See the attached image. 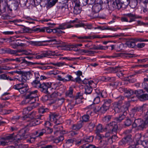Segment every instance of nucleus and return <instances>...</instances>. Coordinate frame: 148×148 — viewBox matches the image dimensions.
Listing matches in <instances>:
<instances>
[{
  "mask_svg": "<svg viewBox=\"0 0 148 148\" xmlns=\"http://www.w3.org/2000/svg\"><path fill=\"white\" fill-rule=\"evenodd\" d=\"M51 82L44 83L41 84V86L39 88L42 89V91L46 92L48 88L51 86Z\"/></svg>",
  "mask_w": 148,
  "mask_h": 148,
  "instance_id": "obj_18",
  "label": "nucleus"
},
{
  "mask_svg": "<svg viewBox=\"0 0 148 148\" xmlns=\"http://www.w3.org/2000/svg\"><path fill=\"white\" fill-rule=\"evenodd\" d=\"M132 123V121L130 119L127 118L124 124L125 126H129L131 125Z\"/></svg>",
  "mask_w": 148,
  "mask_h": 148,
  "instance_id": "obj_48",
  "label": "nucleus"
},
{
  "mask_svg": "<svg viewBox=\"0 0 148 148\" xmlns=\"http://www.w3.org/2000/svg\"><path fill=\"white\" fill-rule=\"evenodd\" d=\"M125 15L130 18L129 21V23H131L135 21L136 19L139 18V17L137 16L135 14H133L131 13L125 14Z\"/></svg>",
  "mask_w": 148,
  "mask_h": 148,
  "instance_id": "obj_24",
  "label": "nucleus"
},
{
  "mask_svg": "<svg viewBox=\"0 0 148 148\" xmlns=\"http://www.w3.org/2000/svg\"><path fill=\"white\" fill-rule=\"evenodd\" d=\"M101 8V4L98 3L95 4L92 6V12L94 13H97L99 12Z\"/></svg>",
  "mask_w": 148,
  "mask_h": 148,
  "instance_id": "obj_22",
  "label": "nucleus"
},
{
  "mask_svg": "<svg viewBox=\"0 0 148 148\" xmlns=\"http://www.w3.org/2000/svg\"><path fill=\"white\" fill-rule=\"evenodd\" d=\"M29 113L28 111L26 108H24L23 110V114L24 115L23 116H14L12 118V123H14L15 122L18 120L20 118L22 120H25L26 119H27L28 116L27 114Z\"/></svg>",
  "mask_w": 148,
  "mask_h": 148,
  "instance_id": "obj_9",
  "label": "nucleus"
},
{
  "mask_svg": "<svg viewBox=\"0 0 148 148\" xmlns=\"http://www.w3.org/2000/svg\"><path fill=\"white\" fill-rule=\"evenodd\" d=\"M142 145L144 148H148V140H145L142 142Z\"/></svg>",
  "mask_w": 148,
  "mask_h": 148,
  "instance_id": "obj_57",
  "label": "nucleus"
},
{
  "mask_svg": "<svg viewBox=\"0 0 148 148\" xmlns=\"http://www.w3.org/2000/svg\"><path fill=\"white\" fill-rule=\"evenodd\" d=\"M12 61H16L18 62H20L22 61V63H27L28 62L25 60L24 58L21 57L20 58H16L15 59L11 58Z\"/></svg>",
  "mask_w": 148,
  "mask_h": 148,
  "instance_id": "obj_33",
  "label": "nucleus"
},
{
  "mask_svg": "<svg viewBox=\"0 0 148 148\" xmlns=\"http://www.w3.org/2000/svg\"><path fill=\"white\" fill-rule=\"evenodd\" d=\"M111 118V116L110 115H108L105 116L103 119V121L104 122H107L109 121Z\"/></svg>",
  "mask_w": 148,
  "mask_h": 148,
  "instance_id": "obj_54",
  "label": "nucleus"
},
{
  "mask_svg": "<svg viewBox=\"0 0 148 148\" xmlns=\"http://www.w3.org/2000/svg\"><path fill=\"white\" fill-rule=\"evenodd\" d=\"M51 64L54 66H61L65 64V63L64 62H57L56 63L51 62Z\"/></svg>",
  "mask_w": 148,
  "mask_h": 148,
  "instance_id": "obj_49",
  "label": "nucleus"
},
{
  "mask_svg": "<svg viewBox=\"0 0 148 148\" xmlns=\"http://www.w3.org/2000/svg\"><path fill=\"white\" fill-rule=\"evenodd\" d=\"M92 86H90L87 85L86 86H85V93L87 95V94H90L92 91Z\"/></svg>",
  "mask_w": 148,
  "mask_h": 148,
  "instance_id": "obj_36",
  "label": "nucleus"
},
{
  "mask_svg": "<svg viewBox=\"0 0 148 148\" xmlns=\"http://www.w3.org/2000/svg\"><path fill=\"white\" fill-rule=\"evenodd\" d=\"M108 127L110 130H111L112 132H116L118 128L116 123L115 122H112L110 123L108 125Z\"/></svg>",
  "mask_w": 148,
  "mask_h": 148,
  "instance_id": "obj_23",
  "label": "nucleus"
},
{
  "mask_svg": "<svg viewBox=\"0 0 148 148\" xmlns=\"http://www.w3.org/2000/svg\"><path fill=\"white\" fill-rule=\"evenodd\" d=\"M64 101V99L63 98H61L60 99H58V100H56V101L55 102H57L58 104V106H59L61 105Z\"/></svg>",
  "mask_w": 148,
  "mask_h": 148,
  "instance_id": "obj_50",
  "label": "nucleus"
},
{
  "mask_svg": "<svg viewBox=\"0 0 148 148\" xmlns=\"http://www.w3.org/2000/svg\"><path fill=\"white\" fill-rule=\"evenodd\" d=\"M29 89L27 85L25 84V86L19 90V92L21 94H24L27 92Z\"/></svg>",
  "mask_w": 148,
  "mask_h": 148,
  "instance_id": "obj_35",
  "label": "nucleus"
},
{
  "mask_svg": "<svg viewBox=\"0 0 148 148\" xmlns=\"http://www.w3.org/2000/svg\"><path fill=\"white\" fill-rule=\"evenodd\" d=\"M46 132V130L45 129L39 130L36 132L35 135L37 137H40L42 136Z\"/></svg>",
  "mask_w": 148,
  "mask_h": 148,
  "instance_id": "obj_32",
  "label": "nucleus"
},
{
  "mask_svg": "<svg viewBox=\"0 0 148 148\" xmlns=\"http://www.w3.org/2000/svg\"><path fill=\"white\" fill-rule=\"evenodd\" d=\"M23 55H35V54L32 53L30 50H26L23 49Z\"/></svg>",
  "mask_w": 148,
  "mask_h": 148,
  "instance_id": "obj_56",
  "label": "nucleus"
},
{
  "mask_svg": "<svg viewBox=\"0 0 148 148\" xmlns=\"http://www.w3.org/2000/svg\"><path fill=\"white\" fill-rule=\"evenodd\" d=\"M110 136V134L109 132H108L106 133L105 135V136H104L103 135L99 134L97 135L98 137L99 138V139H104L105 137V138H108L109 136Z\"/></svg>",
  "mask_w": 148,
  "mask_h": 148,
  "instance_id": "obj_44",
  "label": "nucleus"
},
{
  "mask_svg": "<svg viewBox=\"0 0 148 148\" xmlns=\"http://www.w3.org/2000/svg\"><path fill=\"white\" fill-rule=\"evenodd\" d=\"M62 49L66 50L77 51L78 48H76L75 45H67L64 44L60 46Z\"/></svg>",
  "mask_w": 148,
  "mask_h": 148,
  "instance_id": "obj_15",
  "label": "nucleus"
},
{
  "mask_svg": "<svg viewBox=\"0 0 148 148\" xmlns=\"http://www.w3.org/2000/svg\"><path fill=\"white\" fill-rule=\"evenodd\" d=\"M134 40L135 42H147L148 41V40H144L142 38H138L137 39H134Z\"/></svg>",
  "mask_w": 148,
  "mask_h": 148,
  "instance_id": "obj_61",
  "label": "nucleus"
},
{
  "mask_svg": "<svg viewBox=\"0 0 148 148\" xmlns=\"http://www.w3.org/2000/svg\"><path fill=\"white\" fill-rule=\"evenodd\" d=\"M6 52L11 54H15L16 56H21L23 55V49L20 50H12L10 49H6Z\"/></svg>",
  "mask_w": 148,
  "mask_h": 148,
  "instance_id": "obj_14",
  "label": "nucleus"
},
{
  "mask_svg": "<svg viewBox=\"0 0 148 148\" xmlns=\"http://www.w3.org/2000/svg\"><path fill=\"white\" fill-rule=\"evenodd\" d=\"M27 0H19L20 4L23 6H25L27 3Z\"/></svg>",
  "mask_w": 148,
  "mask_h": 148,
  "instance_id": "obj_63",
  "label": "nucleus"
},
{
  "mask_svg": "<svg viewBox=\"0 0 148 148\" xmlns=\"http://www.w3.org/2000/svg\"><path fill=\"white\" fill-rule=\"evenodd\" d=\"M83 53H87V55L93 54L95 53V51L90 50H85L83 49Z\"/></svg>",
  "mask_w": 148,
  "mask_h": 148,
  "instance_id": "obj_53",
  "label": "nucleus"
},
{
  "mask_svg": "<svg viewBox=\"0 0 148 148\" xmlns=\"http://www.w3.org/2000/svg\"><path fill=\"white\" fill-rule=\"evenodd\" d=\"M72 27V26L68 23H64L60 25L58 27L53 29V33L57 34L64 33L65 32L62 31L61 30H63Z\"/></svg>",
  "mask_w": 148,
  "mask_h": 148,
  "instance_id": "obj_5",
  "label": "nucleus"
},
{
  "mask_svg": "<svg viewBox=\"0 0 148 148\" xmlns=\"http://www.w3.org/2000/svg\"><path fill=\"white\" fill-rule=\"evenodd\" d=\"M73 12L75 14H77L80 13L81 12V8L79 4H76L74 8Z\"/></svg>",
  "mask_w": 148,
  "mask_h": 148,
  "instance_id": "obj_26",
  "label": "nucleus"
},
{
  "mask_svg": "<svg viewBox=\"0 0 148 148\" xmlns=\"http://www.w3.org/2000/svg\"><path fill=\"white\" fill-rule=\"evenodd\" d=\"M23 83L18 84H16L13 86L14 88L17 90L19 91L21 88H22L25 84Z\"/></svg>",
  "mask_w": 148,
  "mask_h": 148,
  "instance_id": "obj_34",
  "label": "nucleus"
},
{
  "mask_svg": "<svg viewBox=\"0 0 148 148\" xmlns=\"http://www.w3.org/2000/svg\"><path fill=\"white\" fill-rule=\"evenodd\" d=\"M27 121H29V123L27 125L28 127H32L35 126L36 125H38L40 123V121L36 119H32L29 120V118H28Z\"/></svg>",
  "mask_w": 148,
  "mask_h": 148,
  "instance_id": "obj_20",
  "label": "nucleus"
},
{
  "mask_svg": "<svg viewBox=\"0 0 148 148\" xmlns=\"http://www.w3.org/2000/svg\"><path fill=\"white\" fill-rule=\"evenodd\" d=\"M109 107L108 106L106 105L103 104V106L100 108V111L102 113H104L106 112L109 109Z\"/></svg>",
  "mask_w": 148,
  "mask_h": 148,
  "instance_id": "obj_41",
  "label": "nucleus"
},
{
  "mask_svg": "<svg viewBox=\"0 0 148 148\" xmlns=\"http://www.w3.org/2000/svg\"><path fill=\"white\" fill-rule=\"evenodd\" d=\"M100 108L98 106H95L94 104H92L87 106L85 108V110H88L86 111L87 114H90L92 111L96 112L100 110Z\"/></svg>",
  "mask_w": 148,
  "mask_h": 148,
  "instance_id": "obj_10",
  "label": "nucleus"
},
{
  "mask_svg": "<svg viewBox=\"0 0 148 148\" xmlns=\"http://www.w3.org/2000/svg\"><path fill=\"white\" fill-rule=\"evenodd\" d=\"M38 90H35L30 91L29 93L26 97L25 99L21 102L22 104H26L27 103L32 104L34 103L37 99Z\"/></svg>",
  "mask_w": 148,
  "mask_h": 148,
  "instance_id": "obj_2",
  "label": "nucleus"
},
{
  "mask_svg": "<svg viewBox=\"0 0 148 148\" xmlns=\"http://www.w3.org/2000/svg\"><path fill=\"white\" fill-rule=\"evenodd\" d=\"M129 106V103L127 102L126 105H124L121 107L118 105L117 103L114 104L112 107L113 110L115 113L122 112L123 114L126 115L127 113V111L128 110V107Z\"/></svg>",
  "mask_w": 148,
  "mask_h": 148,
  "instance_id": "obj_3",
  "label": "nucleus"
},
{
  "mask_svg": "<svg viewBox=\"0 0 148 148\" xmlns=\"http://www.w3.org/2000/svg\"><path fill=\"white\" fill-rule=\"evenodd\" d=\"M50 96H49L48 95H47L44 96L42 97V100L44 102H45V101H49V103L50 104H50Z\"/></svg>",
  "mask_w": 148,
  "mask_h": 148,
  "instance_id": "obj_47",
  "label": "nucleus"
},
{
  "mask_svg": "<svg viewBox=\"0 0 148 148\" xmlns=\"http://www.w3.org/2000/svg\"><path fill=\"white\" fill-rule=\"evenodd\" d=\"M125 44L128 47L132 48L136 46L135 42L134 40L127 41L125 43Z\"/></svg>",
  "mask_w": 148,
  "mask_h": 148,
  "instance_id": "obj_29",
  "label": "nucleus"
},
{
  "mask_svg": "<svg viewBox=\"0 0 148 148\" xmlns=\"http://www.w3.org/2000/svg\"><path fill=\"white\" fill-rule=\"evenodd\" d=\"M125 114H121V115H120V116L119 117L116 118V121L118 122H120L125 118Z\"/></svg>",
  "mask_w": 148,
  "mask_h": 148,
  "instance_id": "obj_46",
  "label": "nucleus"
},
{
  "mask_svg": "<svg viewBox=\"0 0 148 148\" xmlns=\"http://www.w3.org/2000/svg\"><path fill=\"white\" fill-rule=\"evenodd\" d=\"M65 82L69 81H71L73 82V78L71 75H68L66 77H65Z\"/></svg>",
  "mask_w": 148,
  "mask_h": 148,
  "instance_id": "obj_45",
  "label": "nucleus"
},
{
  "mask_svg": "<svg viewBox=\"0 0 148 148\" xmlns=\"http://www.w3.org/2000/svg\"><path fill=\"white\" fill-rule=\"evenodd\" d=\"M16 148H28L27 145L21 144L16 146Z\"/></svg>",
  "mask_w": 148,
  "mask_h": 148,
  "instance_id": "obj_64",
  "label": "nucleus"
},
{
  "mask_svg": "<svg viewBox=\"0 0 148 148\" xmlns=\"http://www.w3.org/2000/svg\"><path fill=\"white\" fill-rule=\"evenodd\" d=\"M139 99L142 101L148 100V94H145L140 95L139 97Z\"/></svg>",
  "mask_w": 148,
  "mask_h": 148,
  "instance_id": "obj_40",
  "label": "nucleus"
},
{
  "mask_svg": "<svg viewBox=\"0 0 148 148\" xmlns=\"http://www.w3.org/2000/svg\"><path fill=\"white\" fill-rule=\"evenodd\" d=\"M16 137L18 140L24 139L26 138L25 135V130L24 129L21 130L20 133L17 135Z\"/></svg>",
  "mask_w": 148,
  "mask_h": 148,
  "instance_id": "obj_25",
  "label": "nucleus"
},
{
  "mask_svg": "<svg viewBox=\"0 0 148 148\" xmlns=\"http://www.w3.org/2000/svg\"><path fill=\"white\" fill-rule=\"evenodd\" d=\"M82 95L80 93H78L75 97H73L71 100L70 102L69 103V105L74 107L76 104L80 103L82 102Z\"/></svg>",
  "mask_w": 148,
  "mask_h": 148,
  "instance_id": "obj_7",
  "label": "nucleus"
},
{
  "mask_svg": "<svg viewBox=\"0 0 148 148\" xmlns=\"http://www.w3.org/2000/svg\"><path fill=\"white\" fill-rule=\"evenodd\" d=\"M60 116L59 115L55 113H51L49 115L50 121L51 122L54 123L59 124V123L57 122Z\"/></svg>",
  "mask_w": 148,
  "mask_h": 148,
  "instance_id": "obj_16",
  "label": "nucleus"
},
{
  "mask_svg": "<svg viewBox=\"0 0 148 148\" xmlns=\"http://www.w3.org/2000/svg\"><path fill=\"white\" fill-rule=\"evenodd\" d=\"M134 120V122L132 124V127L133 128H137L138 129L141 130L145 127L148 125L144 119L143 120L140 119Z\"/></svg>",
  "mask_w": 148,
  "mask_h": 148,
  "instance_id": "obj_4",
  "label": "nucleus"
},
{
  "mask_svg": "<svg viewBox=\"0 0 148 148\" xmlns=\"http://www.w3.org/2000/svg\"><path fill=\"white\" fill-rule=\"evenodd\" d=\"M96 93H95L93 95V97H95L97 96V95L99 96H100L104 98L106 97L107 94L106 91L103 90H100L99 89L97 88L95 90Z\"/></svg>",
  "mask_w": 148,
  "mask_h": 148,
  "instance_id": "obj_21",
  "label": "nucleus"
},
{
  "mask_svg": "<svg viewBox=\"0 0 148 148\" xmlns=\"http://www.w3.org/2000/svg\"><path fill=\"white\" fill-rule=\"evenodd\" d=\"M73 89L72 88H70L67 91L65 95L66 97H73Z\"/></svg>",
  "mask_w": 148,
  "mask_h": 148,
  "instance_id": "obj_37",
  "label": "nucleus"
},
{
  "mask_svg": "<svg viewBox=\"0 0 148 148\" xmlns=\"http://www.w3.org/2000/svg\"><path fill=\"white\" fill-rule=\"evenodd\" d=\"M56 90V89L51 88V87L48 88V89H47V90L46 92L49 94L50 95L52 93H53V92H55Z\"/></svg>",
  "mask_w": 148,
  "mask_h": 148,
  "instance_id": "obj_51",
  "label": "nucleus"
},
{
  "mask_svg": "<svg viewBox=\"0 0 148 148\" xmlns=\"http://www.w3.org/2000/svg\"><path fill=\"white\" fill-rule=\"evenodd\" d=\"M107 128L103 127L101 124H99L97 127V130L98 132H102L106 130Z\"/></svg>",
  "mask_w": 148,
  "mask_h": 148,
  "instance_id": "obj_31",
  "label": "nucleus"
},
{
  "mask_svg": "<svg viewBox=\"0 0 148 148\" xmlns=\"http://www.w3.org/2000/svg\"><path fill=\"white\" fill-rule=\"evenodd\" d=\"M13 138L12 136L11 135L7 136L5 138H2L0 141V144L3 146L10 144L11 143L10 140L12 139Z\"/></svg>",
  "mask_w": 148,
  "mask_h": 148,
  "instance_id": "obj_13",
  "label": "nucleus"
},
{
  "mask_svg": "<svg viewBox=\"0 0 148 148\" xmlns=\"http://www.w3.org/2000/svg\"><path fill=\"white\" fill-rule=\"evenodd\" d=\"M18 2L12 3L11 5V8H10V6L8 5L7 2L5 0H0V11L2 13L5 12L7 8H8L10 11L16 10L18 6Z\"/></svg>",
  "mask_w": 148,
  "mask_h": 148,
  "instance_id": "obj_1",
  "label": "nucleus"
},
{
  "mask_svg": "<svg viewBox=\"0 0 148 148\" xmlns=\"http://www.w3.org/2000/svg\"><path fill=\"white\" fill-rule=\"evenodd\" d=\"M132 139L131 138L128 136L123 139L122 140L120 141L119 143V144L120 145H122L124 144L127 143L129 141H131Z\"/></svg>",
  "mask_w": 148,
  "mask_h": 148,
  "instance_id": "obj_28",
  "label": "nucleus"
},
{
  "mask_svg": "<svg viewBox=\"0 0 148 148\" xmlns=\"http://www.w3.org/2000/svg\"><path fill=\"white\" fill-rule=\"evenodd\" d=\"M54 129L55 130L54 133L58 132L60 131V133L63 134L65 133V132L64 131H62L63 129L61 125L58 126L57 125H55L54 127Z\"/></svg>",
  "mask_w": 148,
  "mask_h": 148,
  "instance_id": "obj_27",
  "label": "nucleus"
},
{
  "mask_svg": "<svg viewBox=\"0 0 148 148\" xmlns=\"http://www.w3.org/2000/svg\"><path fill=\"white\" fill-rule=\"evenodd\" d=\"M104 104L106 105V106L109 107L110 103L112 102V100L110 99H106L104 100Z\"/></svg>",
  "mask_w": 148,
  "mask_h": 148,
  "instance_id": "obj_58",
  "label": "nucleus"
},
{
  "mask_svg": "<svg viewBox=\"0 0 148 148\" xmlns=\"http://www.w3.org/2000/svg\"><path fill=\"white\" fill-rule=\"evenodd\" d=\"M125 96L127 97H129L134 94H135L136 96H138L140 92H143L142 90H135L134 91L133 90H128L125 91Z\"/></svg>",
  "mask_w": 148,
  "mask_h": 148,
  "instance_id": "obj_12",
  "label": "nucleus"
},
{
  "mask_svg": "<svg viewBox=\"0 0 148 148\" xmlns=\"http://www.w3.org/2000/svg\"><path fill=\"white\" fill-rule=\"evenodd\" d=\"M79 39H93L96 38H98V37H96L95 36H80L77 37Z\"/></svg>",
  "mask_w": 148,
  "mask_h": 148,
  "instance_id": "obj_42",
  "label": "nucleus"
},
{
  "mask_svg": "<svg viewBox=\"0 0 148 148\" xmlns=\"http://www.w3.org/2000/svg\"><path fill=\"white\" fill-rule=\"evenodd\" d=\"M43 29H44V32L46 31L48 33H50L51 32H53V29H52L49 27H43Z\"/></svg>",
  "mask_w": 148,
  "mask_h": 148,
  "instance_id": "obj_60",
  "label": "nucleus"
},
{
  "mask_svg": "<svg viewBox=\"0 0 148 148\" xmlns=\"http://www.w3.org/2000/svg\"><path fill=\"white\" fill-rule=\"evenodd\" d=\"M93 137L92 136H86L81 139L80 141L77 142L78 144H84L85 143L92 142L93 140Z\"/></svg>",
  "mask_w": 148,
  "mask_h": 148,
  "instance_id": "obj_17",
  "label": "nucleus"
},
{
  "mask_svg": "<svg viewBox=\"0 0 148 148\" xmlns=\"http://www.w3.org/2000/svg\"><path fill=\"white\" fill-rule=\"evenodd\" d=\"M100 145L101 146L102 148H104L107 144V142L106 141L104 142V140H101L100 142Z\"/></svg>",
  "mask_w": 148,
  "mask_h": 148,
  "instance_id": "obj_59",
  "label": "nucleus"
},
{
  "mask_svg": "<svg viewBox=\"0 0 148 148\" xmlns=\"http://www.w3.org/2000/svg\"><path fill=\"white\" fill-rule=\"evenodd\" d=\"M93 100V102L94 104H97L100 101V99L99 96H96Z\"/></svg>",
  "mask_w": 148,
  "mask_h": 148,
  "instance_id": "obj_55",
  "label": "nucleus"
},
{
  "mask_svg": "<svg viewBox=\"0 0 148 148\" xmlns=\"http://www.w3.org/2000/svg\"><path fill=\"white\" fill-rule=\"evenodd\" d=\"M108 48V47L103 46L102 45H99V46L93 47L92 49L95 50H106Z\"/></svg>",
  "mask_w": 148,
  "mask_h": 148,
  "instance_id": "obj_43",
  "label": "nucleus"
},
{
  "mask_svg": "<svg viewBox=\"0 0 148 148\" xmlns=\"http://www.w3.org/2000/svg\"><path fill=\"white\" fill-rule=\"evenodd\" d=\"M56 53H57V52L55 51H48L40 55H37L35 57V58L37 59H41L44 57H48L51 55H57L56 54Z\"/></svg>",
  "mask_w": 148,
  "mask_h": 148,
  "instance_id": "obj_11",
  "label": "nucleus"
},
{
  "mask_svg": "<svg viewBox=\"0 0 148 148\" xmlns=\"http://www.w3.org/2000/svg\"><path fill=\"white\" fill-rule=\"evenodd\" d=\"M58 95V92L56 90L55 92L50 95V103L52 104L54 103L56 101V97Z\"/></svg>",
  "mask_w": 148,
  "mask_h": 148,
  "instance_id": "obj_19",
  "label": "nucleus"
},
{
  "mask_svg": "<svg viewBox=\"0 0 148 148\" xmlns=\"http://www.w3.org/2000/svg\"><path fill=\"white\" fill-rule=\"evenodd\" d=\"M36 112L35 111H33L30 114H29V115H32L34 119H36V118L40 119L41 117V116H40L39 117H37L36 116Z\"/></svg>",
  "mask_w": 148,
  "mask_h": 148,
  "instance_id": "obj_52",
  "label": "nucleus"
},
{
  "mask_svg": "<svg viewBox=\"0 0 148 148\" xmlns=\"http://www.w3.org/2000/svg\"><path fill=\"white\" fill-rule=\"evenodd\" d=\"M142 108L140 107H136L132 109L130 113H132V116H133L135 112L137 111H139L140 110H141Z\"/></svg>",
  "mask_w": 148,
  "mask_h": 148,
  "instance_id": "obj_39",
  "label": "nucleus"
},
{
  "mask_svg": "<svg viewBox=\"0 0 148 148\" xmlns=\"http://www.w3.org/2000/svg\"><path fill=\"white\" fill-rule=\"evenodd\" d=\"M29 72L27 73H24L20 76H18V78L14 79H12L10 77H7V79H6L10 81L15 80V79H16L20 82H25L27 80L29 79Z\"/></svg>",
  "mask_w": 148,
  "mask_h": 148,
  "instance_id": "obj_6",
  "label": "nucleus"
},
{
  "mask_svg": "<svg viewBox=\"0 0 148 148\" xmlns=\"http://www.w3.org/2000/svg\"><path fill=\"white\" fill-rule=\"evenodd\" d=\"M82 119L83 121L86 122L89 119V116L88 115H84L82 117Z\"/></svg>",
  "mask_w": 148,
  "mask_h": 148,
  "instance_id": "obj_62",
  "label": "nucleus"
},
{
  "mask_svg": "<svg viewBox=\"0 0 148 148\" xmlns=\"http://www.w3.org/2000/svg\"><path fill=\"white\" fill-rule=\"evenodd\" d=\"M55 37H53L52 39L49 40H46L39 41H30L29 43L33 46H44L48 45L47 44H44L43 42H51L56 41V40L55 38Z\"/></svg>",
  "mask_w": 148,
  "mask_h": 148,
  "instance_id": "obj_8",
  "label": "nucleus"
},
{
  "mask_svg": "<svg viewBox=\"0 0 148 148\" xmlns=\"http://www.w3.org/2000/svg\"><path fill=\"white\" fill-rule=\"evenodd\" d=\"M82 127V124L81 123H80L74 125L72 127L73 130H77L80 129Z\"/></svg>",
  "mask_w": 148,
  "mask_h": 148,
  "instance_id": "obj_38",
  "label": "nucleus"
},
{
  "mask_svg": "<svg viewBox=\"0 0 148 148\" xmlns=\"http://www.w3.org/2000/svg\"><path fill=\"white\" fill-rule=\"evenodd\" d=\"M33 87L39 88L41 86V84L40 82V80L35 79L31 83Z\"/></svg>",
  "mask_w": 148,
  "mask_h": 148,
  "instance_id": "obj_30",
  "label": "nucleus"
}]
</instances>
